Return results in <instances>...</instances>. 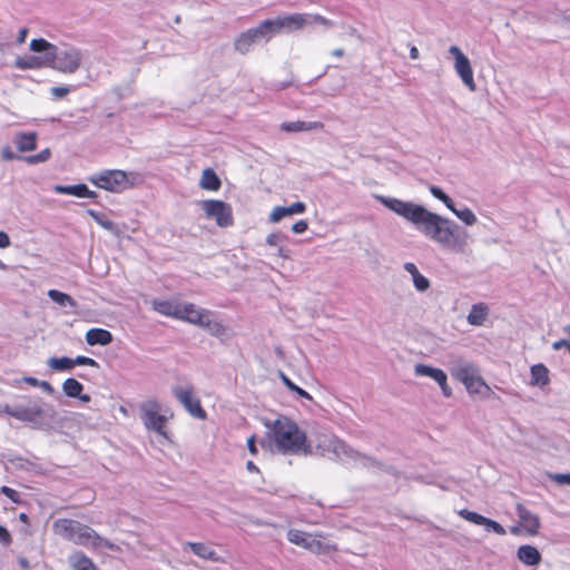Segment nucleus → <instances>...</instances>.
I'll use <instances>...</instances> for the list:
<instances>
[{
  "label": "nucleus",
  "mask_w": 570,
  "mask_h": 570,
  "mask_svg": "<svg viewBox=\"0 0 570 570\" xmlns=\"http://www.w3.org/2000/svg\"><path fill=\"white\" fill-rule=\"evenodd\" d=\"M266 434L263 443L271 450L289 455L311 454L312 448L306 433L287 416H279L266 422Z\"/></svg>",
  "instance_id": "obj_1"
},
{
  "label": "nucleus",
  "mask_w": 570,
  "mask_h": 570,
  "mask_svg": "<svg viewBox=\"0 0 570 570\" xmlns=\"http://www.w3.org/2000/svg\"><path fill=\"white\" fill-rule=\"evenodd\" d=\"M52 531L56 535L68 540L77 546L92 550L107 548L112 551H120V547L100 537L92 528L71 519H57L52 523Z\"/></svg>",
  "instance_id": "obj_2"
},
{
  "label": "nucleus",
  "mask_w": 570,
  "mask_h": 570,
  "mask_svg": "<svg viewBox=\"0 0 570 570\" xmlns=\"http://www.w3.org/2000/svg\"><path fill=\"white\" fill-rule=\"evenodd\" d=\"M180 321L196 325L220 340L230 336V331L227 326L217 321L209 311L194 303H184L180 305Z\"/></svg>",
  "instance_id": "obj_3"
},
{
  "label": "nucleus",
  "mask_w": 570,
  "mask_h": 570,
  "mask_svg": "<svg viewBox=\"0 0 570 570\" xmlns=\"http://www.w3.org/2000/svg\"><path fill=\"white\" fill-rule=\"evenodd\" d=\"M414 225L417 226L425 236L440 243H449L454 238L458 229L455 223L431 213L424 207Z\"/></svg>",
  "instance_id": "obj_4"
},
{
  "label": "nucleus",
  "mask_w": 570,
  "mask_h": 570,
  "mask_svg": "<svg viewBox=\"0 0 570 570\" xmlns=\"http://www.w3.org/2000/svg\"><path fill=\"white\" fill-rule=\"evenodd\" d=\"M140 412L145 426L148 430L155 431L159 436V444L163 445L165 442L170 443L171 441L166 430V423L174 416L173 413H168L167 410L155 401H147L142 403Z\"/></svg>",
  "instance_id": "obj_5"
},
{
  "label": "nucleus",
  "mask_w": 570,
  "mask_h": 570,
  "mask_svg": "<svg viewBox=\"0 0 570 570\" xmlns=\"http://www.w3.org/2000/svg\"><path fill=\"white\" fill-rule=\"evenodd\" d=\"M131 174L119 169H105L91 175L88 180L100 189L121 193L134 186Z\"/></svg>",
  "instance_id": "obj_6"
},
{
  "label": "nucleus",
  "mask_w": 570,
  "mask_h": 570,
  "mask_svg": "<svg viewBox=\"0 0 570 570\" xmlns=\"http://www.w3.org/2000/svg\"><path fill=\"white\" fill-rule=\"evenodd\" d=\"M287 540L291 543L316 554H325L335 550V547L327 538L298 529H289L287 531Z\"/></svg>",
  "instance_id": "obj_7"
},
{
  "label": "nucleus",
  "mask_w": 570,
  "mask_h": 570,
  "mask_svg": "<svg viewBox=\"0 0 570 570\" xmlns=\"http://www.w3.org/2000/svg\"><path fill=\"white\" fill-rule=\"evenodd\" d=\"M200 209L206 218L214 219L219 227H228L234 222L232 206L223 200H203Z\"/></svg>",
  "instance_id": "obj_8"
},
{
  "label": "nucleus",
  "mask_w": 570,
  "mask_h": 570,
  "mask_svg": "<svg viewBox=\"0 0 570 570\" xmlns=\"http://www.w3.org/2000/svg\"><path fill=\"white\" fill-rule=\"evenodd\" d=\"M413 372L417 377H429L438 383L442 394L445 397H450L452 395V389L448 384V375L443 370L428 364L419 363L414 365Z\"/></svg>",
  "instance_id": "obj_9"
},
{
  "label": "nucleus",
  "mask_w": 570,
  "mask_h": 570,
  "mask_svg": "<svg viewBox=\"0 0 570 570\" xmlns=\"http://www.w3.org/2000/svg\"><path fill=\"white\" fill-rule=\"evenodd\" d=\"M450 53L454 57V68L456 73L460 76L462 82L471 90H475V82L473 77V69L468 57L456 46L450 47Z\"/></svg>",
  "instance_id": "obj_10"
},
{
  "label": "nucleus",
  "mask_w": 570,
  "mask_h": 570,
  "mask_svg": "<svg viewBox=\"0 0 570 570\" xmlns=\"http://www.w3.org/2000/svg\"><path fill=\"white\" fill-rule=\"evenodd\" d=\"M282 30L286 31H296L304 28L307 23H321V24H330V21L320 16V14H304V13H293L284 17H278Z\"/></svg>",
  "instance_id": "obj_11"
},
{
  "label": "nucleus",
  "mask_w": 570,
  "mask_h": 570,
  "mask_svg": "<svg viewBox=\"0 0 570 570\" xmlns=\"http://www.w3.org/2000/svg\"><path fill=\"white\" fill-rule=\"evenodd\" d=\"M81 59V52L76 48H69L60 53L57 51V58L50 68L62 73H73L79 69Z\"/></svg>",
  "instance_id": "obj_12"
},
{
  "label": "nucleus",
  "mask_w": 570,
  "mask_h": 570,
  "mask_svg": "<svg viewBox=\"0 0 570 570\" xmlns=\"http://www.w3.org/2000/svg\"><path fill=\"white\" fill-rule=\"evenodd\" d=\"M381 202L384 204L385 207L396 213L397 215L404 217L412 224H415L416 219L419 218L423 209V206L421 205L403 202L396 198L382 197Z\"/></svg>",
  "instance_id": "obj_13"
},
{
  "label": "nucleus",
  "mask_w": 570,
  "mask_h": 570,
  "mask_svg": "<svg viewBox=\"0 0 570 570\" xmlns=\"http://www.w3.org/2000/svg\"><path fill=\"white\" fill-rule=\"evenodd\" d=\"M323 456L342 459L343 455L351 456L352 451L338 439L324 435L316 445Z\"/></svg>",
  "instance_id": "obj_14"
},
{
  "label": "nucleus",
  "mask_w": 570,
  "mask_h": 570,
  "mask_svg": "<svg viewBox=\"0 0 570 570\" xmlns=\"http://www.w3.org/2000/svg\"><path fill=\"white\" fill-rule=\"evenodd\" d=\"M184 554L193 553L204 561L223 562V558L218 554L213 543L202 541H189L183 547Z\"/></svg>",
  "instance_id": "obj_15"
},
{
  "label": "nucleus",
  "mask_w": 570,
  "mask_h": 570,
  "mask_svg": "<svg viewBox=\"0 0 570 570\" xmlns=\"http://www.w3.org/2000/svg\"><path fill=\"white\" fill-rule=\"evenodd\" d=\"M458 514L465 521L481 525L488 532H493L498 535H504L507 533L505 529L502 524L497 522L493 519L487 518L478 512L468 510V509H461L458 511Z\"/></svg>",
  "instance_id": "obj_16"
},
{
  "label": "nucleus",
  "mask_w": 570,
  "mask_h": 570,
  "mask_svg": "<svg viewBox=\"0 0 570 570\" xmlns=\"http://www.w3.org/2000/svg\"><path fill=\"white\" fill-rule=\"evenodd\" d=\"M180 404L194 419L199 421L207 419V413L202 406L200 400L194 389L186 387L180 391Z\"/></svg>",
  "instance_id": "obj_17"
},
{
  "label": "nucleus",
  "mask_w": 570,
  "mask_h": 570,
  "mask_svg": "<svg viewBox=\"0 0 570 570\" xmlns=\"http://www.w3.org/2000/svg\"><path fill=\"white\" fill-rule=\"evenodd\" d=\"M450 371L453 377L465 384L471 377L479 373V368L463 357H456L450 363Z\"/></svg>",
  "instance_id": "obj_18"
},
{
  "label": "nucleus",
  "mask_w": 570,
  "mask_h": 570,
  "mask_svg": "<svg viewBox=\"0 0 570 570\" xmlns=\"http://www.w3.org/2000/svg\"><path fill=\"white\" fill-rule=\"evenodd\" d=\"M519 522L522 524L524 533L529 537H534L539 533L540 519L538 515L530 512L523 504L518 503L515 507Z\"/></svg>",
  "instance_id": "obj_19"
},
{
  "label": "nucleus",
  "mask_w": 570,
  "mask_h": 570,
  "mask_svg": "<svg viewBox=\"0 0 570 570\" xmlns=\"http://www.w3.org/2000/svg\"><path fill=\"white\" fill-rule=\"evenodd\" d=\"M490 318V306L487 303L480 302L473 304L466 315V322L471 326L482 327L485 326Z\"/></svg>",
  "instance_id": "obj_20"
},
{
  "label": "nucleus",
  "mask_w": 570,
  "mask_h": 570,
  "mask_svg": "<svg viewBox=\"0 0 570 570\" xmlns=\"http://www.w3.org/2000/svg\"><path fill=\"white\" fill-rule=\"evenodd\" d=\"M470 395L487 399L492 394L491 387L481 377L480 372L463 384Z\"/></svg>",
  "instance_id": "obj_21"
},
{
  "label": "nucleus",
  "mask_w": 570,
  "mask_h": 570,
  "mask_svg": "<svg viewBox=\"0 0 570 570\" xmlns=\"http://www.w3.org/2000/svg\"><path fill=\"white\" fill-rule=\"evenodd\" d=\"M306 210V205L303 202H296L288 207L276 206L269 214L272 223H278L286 216L303 214Z\"/></svg>",
  "instance_id": "obj_22"
},
{
  "label": "nucleus",
  "mask_w": 570,
  "mask_h": 570,
  "mask_svg": "<svg viewBox=\"0 0 570 570\" xmlns=\"http://www.w3.org/2000/svg\"><path fill=\"white\" fill-rule=\"evenodd\" d=\"M517 558L521 563L530 567L538 566L542 560L540 551L530 544L520 546L517 550Z\"/></svg>",
  "instance_id": "obj_23"
},
{
  "label": "nucleus",
  "mask_w": 570,
  "mask_h": 570,
  "mask_svg": "<svg viewBox=\"0 0 570 570\" xmlns=\"http://www.w3.org/2000/svg\"><path fill=\"white\" fill-rule=\"evenodd\" d=\"M53 60H56V56L53 53L42 57L32 56L27 60L18 61L17 66L21 69L50 68V66H53Z\"/></svg>",
  "instance_id": "obj_24"
},
{
  "label": "nucleus",
  "mask_w": 570,
  "mask_h": 570,
  "mask_svg": "<svg viewBox=\"0 0 570 570\" xmlns=\"http://www.w3.org/2000/svg\"><path fill=\"white\" fill-rule=\"evenodd\" d=\"M324 124L321 121H285L281 125V129L286 132L322 130Z\"/></svg>",
  "instance_id": "obj_25"
},
{
  "label": "nucleus",
  "mask_w": 570,
  "mask_h": 570,
  "mask_svg": "<svg viewBox=\"0 0 570 570\" xmlns=\"http://www.w3.org/2000/svg\"><path fill=\"white\" fill-rule=\"evenodd\" d=\"M68 563L72 570H99L95 562L82 551H76L70 554Z\"/></svg>",
  "instance_id": "obj_26"
},
{
  "label": "nucleus",
  "mask_w": 570,
  "mask_h": 570,
  "mask_svg": "<svg viewBox=\"0 0 570 570\" xmlns=\"http://www.w3.org/2000/svg\"><path fill=\"white\" fill-rule=\"evenodd\" d=\"M37 138L38 135L35 131H21L14 136L13 142L20 153L32 151L37 148Z\"/></svg>",
  "instance_id": "obj_27"
},
{
  "label": "nucleus",
  "mask_w": 570,
  "mask_h": 570,
  "mask_svg": "<svg viewBox=\"0 0 570 570\" xmlns=\"http://www.w3.org/2000/svg\"><path fill=\"white\" fill-rule=\"evenodd\" d=\"M55 191L58 194L72 195L79 198H95L97 194L90 190L85 184L62 186L58 185L55 187Z\"/></svg>",
  "instance_id": "obj_28"
},
{
  "label": "nucleus",
  "mask_w": 570,
  "mask_h": 570,
  "mask_svg": "<svg viewBox=\"0 0 570 570\" xmlns=\"http://www.w3.org/2000/svg\"><path fill=\"white\" fill-rule=\"evenodd\" d=\"M86 342L90 346H106L112 342V334L104 328H90L86 333Z\"/></svg>",
  "instance_id": "obj_29"
},
{
  "label": "nucleus",
  "mask_w": 570,
  "mask_h": 570,
  "mask_svg": "<svg viewBox=\"0 0 570 570\" xmlns=\"http://www.w3.org/2000/svg\"><path fill=\"white\" fill-rule=\"evenodd\" d=\"M43 411L38 405L32 406H18L14 407V413H12V417L22 421L33 423L38 417H41Z\"/></svg>",
  "instance_id": "obj_30"
},
{
  "label": "nucleus",
  "mask_w": 570,
  "mask_h": 570,
  "mask_svg": "<svg viewBox=\"0 0 570 570\" xmlns=\"http://www.w3.org/2000/svg\"><path fill=\"white\" fill-rule=\"evenodd\" d=\"M199 186L209 191H217L222 187V180L214 169L206 168L202 173Z\"/></svg>",
  "instance_id": "obj_31"
},
{
  "label": "nucleus",
  "mask_w": 570,
  "mask_h": 570,
  "mask_svg": "<svg viewBox=\"0 0 570 570\" xmlns=\"http://www.w3.org/2000/svg\"><path fill=\"white\" fill-rule=\"evenodd\" d=\"M531 380L530 384L533 386L543 387L549 384V370L543 364L539 363L531 366L530 370Z\"/></svg>",
  "instance_id": "obj_32"
},
{
  "label": "nucleus",
  "mask_w": 570,
  "mask_h": 570,
  "mask_svg": "<svg viewBox=\"0 0 570 570\" xmlns=\"http://www.w3.org/2000/svg\"><path fill=\"white\" fill-rule=\"evenodd\" d=\"M257 42V38L252 29L242 32L234 41V48L242 55L249 51L250 47Z\"/></svg>",
  "instance_id": "obj_33"
},
{
  "label": "nucleus",
  "mask_w": 570,
  "mask_h": 570,
  "mask_svg": "<svg viewBox=\"0 0 570 570\" xmlns=\"http://www.w3.org/2000/svg\"><path fill=\"white\" fill-rule=\"evenodd\" d=\"M404 269L412 276L415 288L420 292H425L430 287V282L426 277L420 274L417 267L413 263H406Z\"/></svg>",
  "instance_id": "obj_34"
},
{
  "label": "nucleus",
  "mask_w": 570,
  "mask_h": 570,
  "mask_svg": "<svg viewBox=\"0 0 570 570\" xmlns=\"http://www.w3.org/2000/svg\"><path fill=\"white\" fill-rule=\"evenodd\" d=\"M151 305L160 314L178 317V306L174 302L154 299Z\"/></svg>",
  "instance_id": "obj_35"
},
{
  "label": "nucleus",
  "mask_w": 570,
  "mask_h": 570,
  "mask_svg": "<svg viewBox=\"0 0 570 570\" xmlns=\"http://www.w3.org/2000/svg\"><path fill=\"white\" fill-rule=\"evenodd\" d=\"M30 49L35 52H45L43 56L53 53L57 57V47L43 38L32 39L30 42Z\"/></svg>",
  "instance_id": "obj_36"
},
{
  "label": "nucleus",
  "mask_w": 570,
  "mask_h": 570,
  "mask_svg": "<svg viewBox=\"0 0 570 570\" xmlns=\"http://www.w3.org/2000/svg\"><path fill=\"white\" fill-rule=\"evenodd\" d=\"M47 365L57 372L70 371L72 370V358L68 356L62 357H49L47 360Z\"/></svg>",
  "instance_id": "obj_37"
},
{
  "label": "nucleus",
  "mask_w": 570,
  "mask_h": 570,
  "mask_svg": "<svg viewBox=\"0 0 570 570\" xmlns=\"http://www.w3.org/2000/svg\"><path fill=\"white\" fill-rule=\"evenodd\" d=\"M48 296L55 302L57 303L58 305L60 306H70V307H76L77 306V303L76 301L68 294L66 293H62L60 291H57V289H50L48 292Z\"/></svg>",
  "instance_id": "obj_38"
},
{
  "label": "nucleus",
  "mask_w": 570,
  "mask_h": 570,
  "mask_svg": "<svg viewBox=\"0 0 570 570\" xmlns=\"http://www.w3.org/2000/svg\"><path fill=\"white\" fill-rule=\"evenodd\" d=\"M83 386L76 379L69 377L62 383V391L69 397L80 396Z\"/></svg>",
  "instance_id": "obj_39"
},
{
  "label": "nucleus",
  "mask_w": 570,
  "mask_h": 570,
  "mask_svg": "<svg viewBox=\"0 0 570 570\" xmlns=\"http://www.w3.org/2000/svg\"><path fill=\"white\" fill-rule=\"evenodd\" d=\"M453 213L456 215L459 219H461L466 225H473L476 222V217L474 213L470 208H463V209H454Z\"/></svg>",
  "instance_id": "obj_40"
},
{
  "label": "nucleus",
  "mask_w": 570,
  "mask_h": 570,
  "mask_svg": "<svg viewBox=\"0 0 570 570\" xmlns=\"http://www.w3.org/2000/svg\"><path fill=\"white\" fill-rule=\"evenodd\" d=\"M50 157H51V151L49 148H46L36 155L24 157V160L30 165H35V164H39V163H45Z\"/></svg>",
  "instance_id": "obj_41"
},
{
  "label": "nucleus",
  "mask_w": 570,
  "mask_h": 570,
  "mask_svg": "<svg viewBox=\"0 0 570 570\" xmlns=\"http://www.w3.org/2000/svg\"><path fill=\"white\" fill-rule=\"evenodd\" d=\"M263 23H264V28L266 29L269 39L272 38V36L282 31L278 17L276 19H266L263 21Z\"/></svg>",
  "instance_id": "obj_42"
},
{
  "label": "nucleus",
  "mask_w": 570,
  "mask_h": 570,
  "mask_svg": "<svg viewBox=\"0 0 570 570\" xmlns=\"http://www.w3.org/2000/svg\"><path fill=\"white\" fill-rule=\"evenodd\" d=\"M76 365H87V366H91V367L99 366L98 363L94 358H90L87 356H77L76 358H72V367H75Z\"/></svg>",
  "instance_id": "obj_43"
},
{
  "label": "nucleus",
  "mask_w": 570,
  "mask_h": 570,
  "mask_svg": "<svg viewBox=\"0 0 570 570\" xmlns=\"http://www.w3.org/2000/svg\"><path fill=\"white\" fill-rule=\"evenodd\" d=\"M1 492L6 497H8L12 502H14V503H20L21 502V498H20V494H19L18 491H16V490H13V489H11L9 487L3 485L1 488Z\"/></svg>",
  "instance_id": "obj_44"
},
{
  "label": "nucleus",
  "mask_w": 570,
  "mask_h": 570,
  "mask_svg": "<svg viewBox=\"0 0 570 570\" xmlns=\"http://www.w3.org/2000/svg\"><path fill=\"white\" fill-rule=\"evenodd\" d=\"M252 31L255 33L256 38H257V41L262 40V39H266V40H269V37L267 35V31L266 29L264 28V23L263 21L255 28H250Z\"/></svg>",
  "instance_id": "obj_45"
},
{
  "label": "nucleus",
  "mask_w": 570,
  "mask_h": 570,
  "mask_svg": "<svg viewBox=\"0 0 570 570\" xmlns=\"http://www.w3.org/2000/svg\"><path fill=\"white\" fill-rule=\"evenodd\" d=\"M50 91L56 99H61L70 92V89L68 87H52Z\"/></svg>",
  "instance_id": "obj_46"
},
{
  "label": "nucleus",
  "mask_w": 570,
  "mask_h": 570,
  "mask_svg": "<svg viewBox=\"0 0 570 570\" xmlns=\"http://www.w3.org/2000/svg\"><path fill=\"white\" fill-rule=\"evenodd\" d=\"M552 480L559 484L570 485V473H559L552 476Z\"/></svg>",
  "instance_id": "obj_47"
},
{
  "label": "nucleus",
  "mask_w": 570,
  "mask_h": 570,
  "mask_svg": "<svg viewBox=\"0 0 570 570\" xmlns=\"http://www.w3.org/2000/svg\"><path fill=\"white\" fill-rule=\"evenodd\" d=\"M307 222L306 220H297L295 224H293L292 226V230L295 233V234H302L304 233L306 229H307Z\"/></svg>",
  "instance_id": "obj_48"
},
{
  "label": "nucleus",
  "mask_w": 570,
  "mask_h": 570,
  "mask_svg": "<svg viewBox=\"0 0 570 570\" xmlns=\"http://www.w3.org/2000/svg\"><path fill=\"white\" fill-rule=\"evenodd\" d=\"M0 542L6 546H8L11 542V535L9 531L2 525H0Z\"/></svg>",
  "instance_id": "obj_49"
},
{
  "label": "nucleus",
  "mask_w": 570,
  "mask_h": 570,
  "mask_svg": "<svg viewBox=\"0 0 570 570\" xmlns=\"http://www.w3.org/2000/svg\"><path fill=\"white\" fill-rule=\"evenodd\" d=\"M1 156L4 160H12L17 157L9 146L2 148Z\"/></svg>",
  "instance_id": "obj_50"
},
{
  "label": "nucleus",
  "mask_w": 570,
  "mask_h": 570,
  "mask_svg": "<svg viewBox=\"0 0 570 570\" xmlns=\"http://www.w3.org/2000/svg\"><path fill=\"white\" fill-rule=\"evenodd\" d=\"M39 387H40L43 392H46V393H48V394H52V393H55V389H53V386H52L49 382H47V381H40V383H39Z\"/></svg>",
  "instance_id": "obj_51"
},
{
  "label": "nucleus",
  "mask_w": 570,
  "mask_h": 570,
  "mask_svg": "<svg viewBox=\"0 0 570 570\" xmlns=\"http://www.w3.org/2000/svg\"><path fill=\"white\" fill-rule=\"evenodd\" d=\"M247 448H248V451H249L253 455H255V454L257 453L255 435H252V436L247 440Z\"/></svg>",
  "instance_id": "obj_52"
},
{
  "label": "nucleus",
  "mask_w": 570,
  "mask_h": 570,
  "mask_svg": "<svg viewBox=\"0 0 570 570\" xmlns=\"http://www.w3.org/2000/svg\"><path fill=\"white\" fill-rule=\"evenodd\" d=\"M430 191H431V194H432L435 198H438L439 200L443 199V197H444V195H445V193H444L442 189H440L439 187H435V186H432V187L430 188Z\"/></svg>",
  "instance_id": "obj_53"
},
{
  "label": "nucleus",
  "mask_w": 570,
  "mask_h": 570,
  "mask_svg": "<svg viewBox=\"0 0 570 570\" xmlns=\"http://www.w3.org/2000/svg\"><path fill=\"white\" fill-rule=\"evenodd\" d=\"M10 245L9 236L4 232H0V248H6Z\"/></svg>",
  "instance_id": "obj_54"
},
{
  "label": "nucleus",
  "mask_w": 570,
  "mask_h": 570,
  "mask_svg": "<svg viewBox=\"0 0 570 570\" xmlns=\"http://www.w3.org/2000/svg\"><path fill=\"white\" fill-rule=\"evenodd\" d=\"M27 35H28V29L27 28H21L19 30L17 42L18 43H23L26 41Z\"/></svg>",
  "instance_id": "obj_55"
},
{
  "label": "nucleus",
  "mask_w": 570,
  "mask_h": 570,
  "mask_svg": "<svg viewBox=\"0 0 570 570\" xmlns=\"http://www.w3.org/2000/svg\"><path fill=\"white\" fill-rule=\"evenodd\" d=\"M510 532L514 535H520L524 532L522 524L519 522L518 524L510 528Z\"/></svg>",
  "instance_id": "obj_56"
},
{
  "label": "nucleus",
  "mask_w": 570,
  "mask_h": 570,
  "mask_svg": "<svg viewBox=\"0 0 570 570\" xmlns=\"http://www.w3.org/2000/svg\"><path fill=\"white\" fill-rule=\"evenodd\" d=\"M441 202L450 209V210H454L455 207H454V204L452 202V199L445 194L443 199H441Z\"/></svg>",
  "instance_id": "obj_57"
},
{
  "label": "nucleus",
  "mask_w": 570,
  "mask_h": 570,
  "mask_svg": "<svg viewBox=\"0 0 570 570\" xmlns=\"http://www.w3.org/2000/svg\"><path fill=\"white\" fill-rule=\"evenodd\" d=\"M23 382H26L27 384H29L31 386H37V387H39V383H40L39 380H37L36 377H32V376L23 377Z\"/></svg>",
  "instance_id": "obj_58"
},
{
  "label": "nucleus",
  "mask_w": 570,
  "mask_h": 570,
  "mask_svg": "<svg viewBox=\"0 0 570 570\" xmlns=\"http://www.w3.org/2000/svg\"><path fill=\"white\" fill-rule=\"evenodd\" d=\"M246 469H247V471H248V472H250V473H259L258 468H257V466H256L252 461H248V462L246 463Z\"/></svg>",
  "instance_id": "obj_59"
},
{
  "label": "nucleus",
  "mask_w": 570,
  "mask_h": 570,
  "mask_svg": "<svg viewBox=\"0 0 570 570\" xmlns=\"http://www.w3.org/2000/svg\"><path fill=\"white\" fill-rule=\"evenodd\" d=\"M296 394L303 399H306L308 401H312V396L309 393H307L306 391H304L303 389L298 387V390L296 391Z\"/></svg>",
  "instance_id": "obj_60"
},
{
  "label": "nucleus",
  "mask_w": 570,
  "mask_h": 570,
  "mask_svg": "<svg viewBox=\"0 0 570 570\" xmlns=\"http://www.w3.org/2000/svg\"><path fill=\"white\" fill-rule=\"evenodd\" d=\"M279 377L282 380V382L284 383V385L288 389L289 386H293V382L284 374V373H279Z\"/></svg>",
  "instance_id": "obj_61"
},
{
  "label": "nucleus",
  "mask_w": 570,
  "mask_h": 570,
  "mask_svg": "<svg viewBox=\"0 0 570 570\" xmlns=\"http://www.w3.org/2000/svg\"><path fill=\"white\" fill-rule=\"evenodd\" d=\"M2 412L12 416V413H14V409L9 405H4L3 409H0V413H2Z\"/></svg>",
  "instance_id": "obj_62"
},
{
  "label": "nucleus",
  "mask_w": 570,
  "mask_h": 570,
  "mask_svg": "<svg viewBox=\"0 0 570 570\" xmlns=\"http://www.w3.org/2000/svg\"><path fill=\"white\" fill-rule=\"evenodd\" d=\"M410 57L412 59H417L419 58V50L416 47H412L411 50H410Z\"/></svg>",
  "instance_id": "obj_63"
},
{
  "label": "nucleus",
  "mask_w": 570,
  "mask_h": 570,
  "mask_svg": "<svg viewBox=\"0 0 570 570\" xmlns=\"http://www.w3.org/2000/svg\"><path fill=\"white\" fill-rule=\"evenodd\" d=\"M77 397H78L80 401L85 402V403H88V402H90V400H91L90 395H88V394H81V393H80V396H77Z\"/></svg>",
  "instance_id": "obj_64"
}]
</instances>
